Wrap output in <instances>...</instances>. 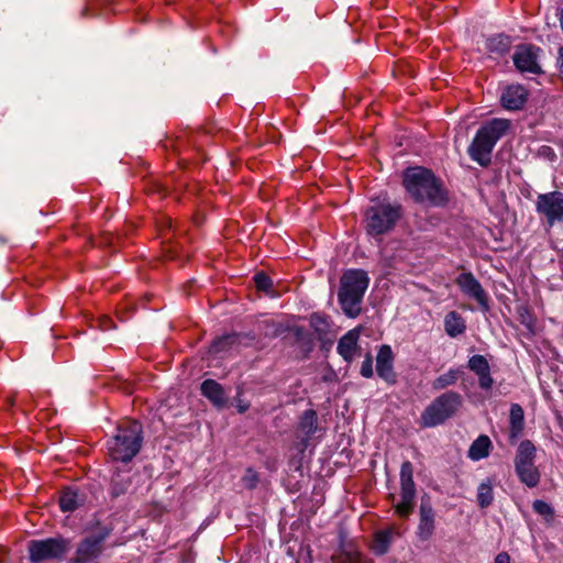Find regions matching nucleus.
Segmentation results:
<instances>
[{
    "instance_id": "8",
    "label": "nucleus",
    "mask_w": 563,
    "mask_h": 563,
    "mask_svg": "<svg viewBox=\"0 0 563 563\" xmlns=\"http://www.w3.org/2000/svg\"><path fill=\"white\" fill-rule=\"evenodd\" d=\"M536 211L549 227L563 223V192L554 190L539 194L536 199Z\"/></svg>"
},
{
    "instance_id": "1",
    "label": "nucleus",
    "mask_w": 563,
    "mask_h": 563,
    "mask_svg": "<svg viewBox=\"0 0 563 563\" xmlns=\"http://www.w3.org/2000/svg\"><path fill=\"white\" fill-rule=\"evenodd\" d=\"M402 184L407 192L417 202L442 206L448 200L442 181L424 167L407 168L404 173Z\"/></svg>"
},
{
    "instance_id": "40",
    "label": "nucleus",
    "mask_w": 563,
    "mask_h": 563,
    "mask_svg": "<svg viewBox=\"0 0 563 563\" xmlns=\"http://www.w3.org/2000/svg\"><path fill=\"white\" fill-rule=\"evenodd\" d=\"M558 64H559V71H560V76L563 80V47H561L559 49V59H558Z\"/></svg>"
},
{
    "instance_id": "17",
    "label": "nucleus",
    "mask_w": 563,
    "mask_h": 563,
    "mask_svg": "<svg viewBox=\"0 0 563 563\" xmlns=\"http://www.w3.org/2000/svg\"><path fill=\"white\" fill-rule=\"evenodd\" d=\"M511 128V121L508 119L495 118L484 123L478 131L496 145Z\"/></svg>"
},
{
    "instance_id": "12",
    "label": "nucleus",
    "mask_w": 563,
    "mask_h": 563,
    "mask_svg": "<svg viewBox=\"0 0 563 563\" xmlns=\"http://www.w3.org/2000/svg\"><path fill=\"white\" fill-rule=\"evenodd\" d=\"M455 282L464 295L475 299L483 308H488L487 294L472 273L460 274Z\"/></svg>"
},
{
    "instance_id": "14",
    "label": "nucleus",
    "mask_w": 563,
    "mask_h": 563,
    "mask_svg": "<svg viewBox=\"0 0 563 563\" xmlns=\"http://www.w3.org/2000/svg\"><path fill=\"white\" fill-rule=\"evenodd\" d=\"M360 335L361 328H354L347 331L338 342L336 351L339 355L347 363H351L360 351Z\"/></svg>"
},
{
    "instance_id": "33",
    "label": "nucleus",
    "mask_w": 563,
    "mask_h": 563,
    "mask_svg": "<svg viewBox=\"0 0 563 563\" xmlns=\"http://www.w3.org/2000/svg\"><path fill=\"white\" fill-rule=\"evenodd\" d=\"M253 280L257 290L273 294V280L266 273L260 272L255 274Z\"/></svg>"
},
{
    "instance_id": "26",
    "label": "nucleus",
    "mask_w": 563,
    "mask_h": 563,
    "mask_svg": "<svg viewBox=\"0 0 563 563\" xmlns=\"http://www.w3.org/2000/svg\"><path fill=\"white\" fill-rule=\"evenodd\" d=\"M536 460V446L530 440L521 441L518 445L515 467L534 463Z\"/></svg>"
},
{
    "instance_id": "37",
    "label": "nucleus",
    "mask_w": 563,
    "mask_h": 563,
    "mask_svg": "<svg viewBox=\"0 0 563 563\" xmlns=\"http://www.w3.org/2000/svg\"><path fill=\"white\" fill-rule=\"evenodd\" d=\"M336 563H361V555L357 552L343 553L336 559Z\"/></svg>"
},
{
    "instance_id": "13",
    "label": "nucleus",
    "mask_w": 563,
    "mask_h": 563,
    "mask_svg": "<svg viewBox=\"0 0 563 563\" xmlns=\"http://www.w3.org/2000/svg\"><path fill=\"white\" fill-rule=\"evenodd\" d=\"M494 147L495 144H493L487 136L483 135L482 132L477 130L467 152L474 162L478 163L483 167H487L492 162V152Z\"/></svg>"
},
{
    "instance_id": "15",
    "label": "nucleus",
    "mask_w": 563,
    "mask_h": 563,
    "mask_svg": "<svg viewBox=\"0 0 563 563\" xmlns=\"http://www.w3.org/2000/svg\"><path fill=\"white\" fill-rule=\"evenodd\" d=\"M468 368L478 377V385L482 389L488 390L494 384L490 376V366L483 355H473L468 360Z\"/></svg>"
},
{
    "instance_id": "36",
    "label": "nucleus",
    "mask_w": 563,
    "mask_h": 563,
    "mask_svg": "<svg viewBox=\"0 0 563 563\" xmlns=\"http://www.w3.org/2000/svg\"><path fill=\"white\" fill-rule=\"evenodd\" d=\"M361 375L365 378H371L373 377L374 375V371H373V357L371 355V353H367L365 355V358L364 361L362 362V365H361V371H360Z\"/></svg>"
},
{
    "instance_id": "41",
    "label": "nucleus",
    "mask_w": 563,
    "mask_h": 563,
    "mask_svg": "<svg viewBox=\"0 0 563 563\" xmlns=\"http://www.w3.org/2000/svg\"><path fill=\"white\" fill-rule=\"evenodd\" d=\"M111 324H112V321H111L109 318H107V317H104V318L102 319V321H101V328H102L103 330H109V329H111Z\"/></svg>"
},
{
    "instance_id": "4",
    "label": "nucleus",
    "mask_w": 563,
    "mask_h": 563,
    "mask_svg": "<svg viewBox=\"0 0 563 563\" xmlns=\"http://www.w3.org/2000/svg\"><path fill=\"white\" fill-rule=\"evenodd\" d=\"M401 216L402 208L399 203L373 200L364 213L365 231L371 236H382L396 227Z\"/></svg>"
},
{
    "instance_id": "16",
    "label": "nucleus",
    "mask_w": 563,
    "mask_h": 563,
    "mask_svg": "<svg viewBox=\"0 0 563 563\" xmlns=\"http://www.w3.org/2000/svg\"><path fill=\"white\" fill-rule=\"evenodd\" d=\"M528 92L520 85L508 86L501 93V106L507 110H519L527 101Z\"/></svg>"
},
{
    "instance_id": "18",
    "label": "nucleus",
    "mask_w": 563,
    "mask_h": 563,
    "mask_svg": "<svg viewBox=\"0 0 563 563\" xmlns=\"http://www.w3.org/2000/svg\"><path fill=\"white\" fill-rule=\"evenodd\" d=\"M434 512L429 504H421L420 520L417 528V536L421 541L429 540L434 532Z\"/></svg>"
},
{
    "instance_id": "39",
    "label": "nucleus",
    "mask_w": 563,
    "mask_h": 563,
    "mask_svg": "<svg viewBox=\"0 0 563 563\" xmlns=\"http://www.w3.org/2000/svg\"><path fill=\"white\" fill-rule=\"evenodd\" d=\"M494 563H510V555L507 552H500L496 555Z\"/></svg>"
},
{
    "instance_id": "6",
    "label": "nucleus",
    "mask_w": 563,
    "mask_h": 563,
    "mask_svg": "<svg viewBox=\"0 0 563 563\" xmlns=\"http://www.w3.org/2000/svg\"><path fill=\"white\" fill-rule=\"evenodd\" d=\"M400 500L394 504L395 512L400 518H408L416 506V484L413 482V466L405 461L400 467Z\"/></svg>"
},
{
    "instance_id": "29",
    "label": "nucleus",
    "mask_w": 563,
    "mask_h": 563,
    "mask_svg": "<svg viewBox=\"0 0 563 563\" xmlns=\"http://www.w3.org/2000/svg\"><path fill=\"white\" fill-rule=\"evenodd\" d=\"M461 372L457 368H450L446 373L438 376L432 382V388L434 390H441L449 386L454 385L460 378Z\"/></svg>"
},
{
    "instance_id": "20",
    "label": "nucleus",
    "mask_w": 563,
    "mask_h": 563,
    "mask_svg": "<svg viewBox=\"0 0 563 563\" xmlns=\"http://www.w3.org/2000/svg\"><path fill=\"white\" fill-rule=\"evenodd\" d=\"M516 474L519 481L525 484L529 488H534L539 485L541 479V474L534 463L516 466Z\"/></svg>"
},
{
    "instance_id": "23",
    "label": "nucleus",
    "mask_w": 563,
    "mask_h": 563,
    "mask_svg": "<svg viewBox=\"0 0 563 563\" xmlns=\"http://www.w3.org/2000/svg\"><path fill=\"white\" fill-rule=\"evenodd\" d=\"M492 446L489 437L482 434L471 444L468 449V457L472 461L483 460L489 455Z\"/></svg>"
},
{
    "instance_id": "27",
    "label": "nucleus",
    "mask_w": 563,
    "mask_h": 563,
    "mask_svg": "<svg viewBox=\"0 0 563 563\" xmlns=\"http://www.w3.org/2000/svg\"><path fill=\"white\" fill-rule=\"evenodd\" d=\"M310 327L319 340H323L330 332L331 322L329 317L314 312L309 319Z\"/></svg>"
},
{
    "instance_id": "32",
    "label": "nucleus",
    "mask_w": 563,
    "mask_h": 563,
    "mask_svg": "<svg viewBox=\"0 0 563 563\" xmlns=\"http://www.w3.org/2000/svg\"><path fill=\"white\" fill-rule=\"evenodd\" d=\"M487 49L493 53L504 54L510 46L509 37L506 35H495L487 40Z\"/></svg>"
},
{
    "instance_id": "42",
    "label": "nucleus",
    "mask_w": 563,
    "mask_h": 563,
    "mask_svg": "<svg viewBox=\"0 0 563 563\" xmlns=\"http://www.w3.org/2000/svg\"><path fill=\"white\" fill-rule=\"evenodd\" d=\"M236 407L239 412L243 413L249 409L250 405L247 402L239 401Z\"/></svg>"
},
{
    "instance_id": "28",
    "label": "nucleus",
    "mask_w": 563,
    "mask_h": 563,
    "mask_svg": "<svg viewBox=\"0 0 563 563\" xmlns=\"http://www.w3.org/2000/svg\"><path fill=\"white\" fill-rule=\"evenodd\" d=\"M81 503L82 499L79 498L78 493L73 488H66L60 494L59 507L64 512L74 511Z\"/></svg>"
},
{
    "instance_id": "34",
    "label": "nucleus",
    "mask_w": 563,
    "mask_h": 563,
    "mask_svg": "<svg viewBox=\"0 0 563 563\" xmlns=\"http://www.w3.org/2000/svg\"><path fill=\"white\" fill-rule=\"evenodd\" d=\"M258 474L253 468H247L242 477V483L247 489H254L258 484Z\"/></svg>"
},
{
    "instance_id": "3",
    "label": "nucleus",
    "mask_w": 563,
    "mask_h": 563,
    "mask_svg": "<svg viewBox=\"0 0 563 563\" xmlns=\"http://www.w3.org/2000/svg\"><path fill=\"white\" fill-rule=\"evenodd\" d=\"M368 284L369 278L363 269H349L341 276L338 298L347 317L356 318L361 313V303Z\"/></svg>"
},
{
    "instance_id": "11",
    "label": "nucleus",
    "mask_w": 563,
    "mask_h": 563,
    "mask_svg": "<svg viewBox=\"0 0 563 563\" xmlns=\"http://www.w3.org/2000/svg\"><path fill=\"white\" fill-rule=\"evenodd\" d=\"M106 539L104 534L92 536L84 539L76 551L70 563H90L97 559L102 552V544Z\"/></svg>"
},
{
    "instance_id": "43",
    "label": "nucleus",
    "mask_w": 563,
    "mask_h": 563,
    "mask_svg": "<svg viewBox=\"0 0 563 563\" xmlns=\"http://www.w3.org/2000/svg\"><path fill=\"white\" fill-rule=\"evenodd\" d=\"M168 227L172 229V220H168Z\"/></svg>"
},
{
    "instance_id": "25",
    "label": "nucleus",
    "mask_w": 563,
    "mask_h": 563,
    "mask_svg": "<svg viewBox=\"0 0 563 563\" xmlns=\"http://www.w3.org/2000/svg\"><path fill=\"white\" fill-rule=\"evenodd\" d=\"M318 429V416L313 409L305 410L298 422V430L306 437V441L316 433Z\"/></svg>"
},
{
    "instance_id": "2",
    "label": "nucleus",
    "mask_w": 563,
    "mask_h": 563,
    "mask_svg": "<svg viewBox=\"0 0 563 563\" xmlns=\"http://www.w3.org/2000/svg\"><path fill=\"white\" fill-rule=\"evenodd\" d=\"M143 442L142 426L137 421H122L114 435L107 442L113 461L128 463L140 452Z\"/></svg>"
},
{
    "instance_id": "19",
    "label": "nucleus",
    "mask_w": 563,
    "mask_h": 563,
    "mask_svg": "<svg viewBox=\"0 0 563 563\" xmlns=\"http://www.w3.org/2000/svg\"><path fill=\"white\" fill-rule=\"evenodd\" d=\"M399 536H400V532L394 527L376 532L375 537H374L373 547H372L373 551L379 555L385 554L388 551L389 545H390L391 541L394 540V538L399 537Z\"/></svg>"
},
{
    "instance_id": "9",
    "label": "nucleus",
    "mask_w": 563,
    "mask_h": 563,
    "mask_svg": "<svg viewBox=\"0 0 563 563\" xmlns=\"http://www.w3.org/2000/svg\"><path fill=\"white\" fill-rule=\"evenodd\" d=\"M540 48L531 44H522L516 48L514 64L521 73L540 74L541 66L538 63Z\"/></svg>"
},
{
    "instance_id": "22",
    "label": "nucleus",
    "mask_w": 563,
    "mask_h": 563,
    "mask_svg": "<svg viewBox=\"0 0 563 563\" xmlns=\"http://www.w3.org/2000/svg\"><path fill=\"white\" fill-rule=\"evenodd\" d=\"M201 394L216 406H222L225 401L222 386L213 379H206L201 384Z\"/></svg>"
},
{
    "instance_id": "10",
    "label": "nucleus",
    "mask_w": 563,
    "mask_h": 563,
    "mask_svg": "<svg viewBox=\"0 0 563 563\" xmlns=\"http://www.w3.org/2000/svg\"><path fill=\"white\" fill-rule=\"evenodd\" d=\"M395 354L388 344L379 346L376 355V373L388 385L397 383V374L394 368Z\"/></svg>"
},
{
    "instance_id": "38",
    "label": "nucleus",
    "mask_w": 563,
    "mask_h": 563,
    "mask_svg": "<svg viewBox=\"0 0 563 563\" xmlns=\"http://www.w3.org/2000/svg\"><path fill=\"white\" fill-rule=\"evenodd\" d=\"M521 322L530 327L533 323L532 316L530 314L527 308H522V312L520 313Z\"/></svg>"
},
{
    "instance_id": "24",
    "label": "nucleus",
    "mask_w": 563,
    "mask_h": 563,
    "mask_svg": "<svg viewBox=\"0 0 563 563\" xmlns=\"http://www.w3.org/2000/svg\"><path fill=\"white\" fill-rule=\"evenodd\" d=\"M444 329L449 336L456 338L465 332V320L456 311H450L444 318Z\"/></svg>"
},
{
    "instance_id": "30",
    "label": "nucleus",
    "mask_w": 563,
    "mask_h": 563,
    "mask_svg": "<svg viewBox=\"0 0 563 563\" xmlns=\"http://www.w3.org/2000/svg\"><path fill=\"white\" fill-rule=\"evenodd\" d=\"M494 500L493 484L489 478L482 482L477 488V503L481 508H487Z\"/></svg>"
},
{
    "instance_id": "35",
    "label": "nucleus",
    "mask_w": 563,
    "mask_h": 563,
    "mask_svg": "<svg viewBox=\"0 0 563 563\" xmlns=\"http://www.w3.org/2000/svg\"><path fill=\"white\" fill-rule=\"evenodd\" d=\"M532 508L537 514L544 517L553 516L554 514L553 508L543 500H534L532 504Z\"/></svg>"
},
{
    "instance_id": "21",
    "label": "nucleus",
    "mask_w": 563,
    "mask_h": 563,
    "mask_svg": "<svg viewBox=\"0 0 563 563\" xmlns=\"http://www.w3.org/2000/svg\"><path fill=\"white\" fill-rule=\"evenodd\" d=\"M510 429L509 437L511 441L517 440L523 430L525 412L520 405L512 404L509 416Z\"/></svg>"
},
{
    "instance_id": "31",
    "label": "nucleus",
    "mask_w": 563,
    "mask_h": 563,
    "mask_svg": "<svg viewBox=\"0 0 563 563\" xmlns=\"http://www.w3.org/2000/svg\"><path fill=\"white\" fill-rule=\"evenodd\" d=\"M240 341V336L235 333L225 334L213 341L211 344L212 353H221L231 350Z\"/></svg>"
},
{
    "instance_id": "7",
    "label": "nucleus",
    "mask_w": 563,
    "mask_h": 563,
    "mask_svg": "<svg viewBox=\"0 0 563 563\" xmlns=\"http://www.w3.org/2000/svg\"><path fill=\"white\" fill-rule=\"evenodd\" d=\"M69 550V542L63 538L32 540L29 543L30 560L33 563L60 561Z\"/></svg>"
},
{
    "instance_id": "5",
    "label": "nucleus",
    "mask_w": 563,
    "mask_h": 563,
    "mask_svg": "<svg viewBox=\"0 0 563 563\" xmlns=\"http://www.w3.org/2000/svg\"><path fill=\"white\" fill-rule=\"evenodd\" d=\"M462 406V396L456 391H446L434 398L421 415L423 427L432 428L444 423Z\"/></svg>"
}]
</instances>
